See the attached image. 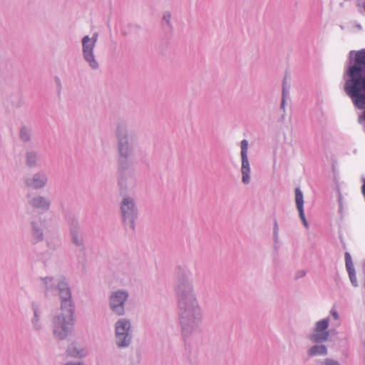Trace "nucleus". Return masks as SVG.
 Wrapping results in <instances>:
<instances>
[{"label":"nucleus","mask_w":365,"mask_h":365,"mask_svg":"<svg viewBox=\"0 0 365 365\" xmlns=\"http://www.w3.org/2000/svg\"><path fill=\"white\" fill-rule=\"evenodd\" d=\"M306 275V271L305 270H299L297 271L295 274H294V279L295 280H297L300 278H302L303 277H304Z\"/></svg>","instance_id":"a878e982"},{"label":"nucleus","mask_w":365,"mask_h":365,"mask_svg":"<svg viewBox=\"0 0 365 365\" xmlns=\"http://www.w3.org/2000/svg\"><path fill=\"white\" fill-rule=\"evenodd\" d=\"M273 235L274 242L277 243L278 242V232H273Z\"/></svg>","instance_id":"473e14b6"},{"label":"nucleus","mask_w":365,"mask_h":365,"mask_svg":"<svg viewBox=\"0 0 365 365\" xmlns=\"http://www.w3.org/2000/svg\"><path fill=\"white\" fill-rule=\"evenodd\" d=\"M328 320L327 319H323L321 320V341L327 340L328 337V332L326 331V329L328 327Z\"/></svg>","instance_id":"393cba45"},{"label":"nucleus","mask_w":365,"mask_h":365,"mask_svg":"<svg viewBox=\"0 0 365 365\" xmlns=\"http://www.w3.org/2000/svg\"><path fill=\"white\" fill-rule=\"evenodd\" d=\"M362 193L365 196V181H364V183L362 185Z\"/></svg>","instance_id":"72a5a7b5"},{"label":"nucleus","mask_w":365,"mask_h":365,"mask_svg":"<svg viewBox=\"0 0 365 365\" xmlns=\"http://www.w3.org/2000/svg\"><path fill=\"white\" fill-rule=\"evenodd\" d=\"M131 165H117L118 166V185L120 194L126 195L133 192L136 185V177L134 169Z\"/></svg>","instance_id":"423d86ee"},{"label":"nucleus","mask_w":365,"mask_h":365,"mask_svg":"<svg viewBox=\"0 0 365 365\" xmlns=\"http://www.w3.org/2000/svg\"><path fill=\"white\" fill-rule=\"evenodd\" d=\"M294 200L296 203L297 209L299 211L304 210V197H303V193L301 191L299 187H296L294 190Z\"/></svg>","instance_id":"aec40b11"},{"label":"nucleus","mask_w":365,"mask_h":365,"mask_svg":"<svg viewBox=\"0 0 365 365\" xmlns=\"http://www.w3.org/2000/svg\"><path fill=\"white\" fill-rule=\"evenodd\" d=\"M175 293L178 300L179 324L185 342L202 334V310L197 300L188 270L178 267Z\"/></svg>","instance_id":"f257e3e1"},{"label":"nucleus","mask_w":365,"mask_h":365,"mask_svg":"<svg viewBox=\"0 0 365 365\" xmlns=\"http://www.w3.org/2000/svg\"><path fill=\"white\" fill-rule=\"evenodd\" d=\"M98 38V34L95 32L91 37L86 35L81 39L83 58L93 70H98L100 67L94 52Z\"/></svg>","instance_id":"0eeeda50"},{"label":"nucleus","mask_w":365,"mask_h":365,"mask_svg":"<svg viewBox=\"0 0 365 365\" xmlns=\"http://www.w3.org/2000/svg\"><path fill=\"white\" fill-rule=\"evenodd\" d=\"M41 280L46 294H57L60 298V312L51 320L52 331L56 339L63 340L71 334L74 322V305L70 287L63 276L46 277Z\"/></svg>","instance_id":"f03ea898"},{"label":"nucleus","mask_w":365,"mask_h":365,"mask_svg":"<svg viewBox=\"0 0 365 365\" xmlns=\"http://www.w3.org/2000/svg\"><path fill=\"white\" fill-rule=\"evenodd\" d=\"M347 77L344 89L350 97L353 105L364 110L359 118L365 121V49L349 53V66L346 71Z\"/></svg>","instance_id":"7ed1b4c3"},{"label":"nucleus","mask_w":365,"mask_h":365,"mask_svg":"<svg viewBox=\"0 0 365 365\" xmlns=\"http://www.w3.org/2000/svg\"><path fill=\"white\" fill-rule=\"evenodd\" d=\"M299 217L300 219L302 220V222H303V225H304L305 227H308V222L306 220V217L304 216V210L302 211H299Z\"/></svg>","instance_id":"bb28decb"},{"label":"nucleus","mask_w":365,"mask_h":365,"mask_svg":"<svg viewBox=\"0 0 365 365\" xmlns=\"http://www.w3.org/2000/svg\"><path fill=\"white\" fill-rule=\"evenodd\" d=\"M321 355L327 354V349L322 346H321V351H320Z\"/></svg>","instance_id":"7c9ffc66"},{"label":"nucleus","mask_w":365,"mask_h":365,"mask_svg":"<svg viewBox=\"0 0 365 365\" xmlns=\"http://www.w3.org/2000/svg\"><path fill=\"white\" fill-rule=\"evenodd\" d=\"M289 96V85L288 84L286 78L282 81V100L280 103V108L285 112L286 100Z\"/></svg>","instance_id":"a211bd4d"},{"label":"nucleus","mask_w":365,"mask_h":365,"mask_svg":"<svg viewBox=\"0 0 365 365\" xmlns=\"http://www.w3.org/2000/svg\"><path fill=\"white\" fill-rule=\"evenodd\" d=\"M115 346L118 349H126L133 342L131 322L127 318H120L114 324Z\"/></svg>","instance_id":"39448f33"},{"label":"nucleus","mask_w":365,"mask_h":365,"mask_svg":"<svg viewBox=\"0 0 365 365\" xmlns=\"http://www.w3.org/2000/svg\"><path fill=\"white\" fill-rule=\"evenodd\" d=\"M346 265L352 284L354 286H356V279L354 274V270L351 267V264L349 262V255L348 253L346 254Z\"/></svg>","instance_id":"5701e85b"},{"label":"nucleus","mask_w":365,"mask_h":365,"mask_svg":"<svg viewBox=\"0 0 365 365\" xmlns=\"http://www.w3.org/2000/svg\"><path fill=\"white\" fill-rule=\"evenodd\" d=\"M48 182V176L44 170H38L34 173L31 177L24 179L26 187L33 190L43 189Z\"/></svg>","instance_id":"9d476101"},{"label":"nucleus","mask_w":365,"mask_h":365,"mask_svg":"<svg viewBox=\"0 0 365 365\" xmlns=\"http://www.w3.org/2000/svg\"><path fill=\"white\" fill-rule=\"evenodd\" d=\"M64 365H85L83 362L78 361V362H68Z\"/></svg>","instance_id":"c756f323"},{"label":"nucleus","mask_w":365,"mask_h":365,"mask_svg":"<svg viewBox=\"0 0 365 365\" xmlns=\"http://www.w3.org/2000/svg\"><path fill=\"white\" fill-rule=\"evenodd\" d=\"M331 315L332 317L335 319H339V314L337 313V312L335 310V309H331Z\"/></svg>","instance_id":"c85d7f7f"},{"label":"nucleus","mask_w":365,"mask_h":365,"mask_svg":"<svg viewBox=\"0 0 365 365\" xmlns=\"http://www.w3.org/2000/svg\"><path fill=\"white\" fill-rule=\"evenodd\" d=\"M31 309L34 314L31 319L32 328L35 331L39 332L43 328V324L41 321L42 310L41 304L37 302H33L31 303Z\"/></svg>","instance_id":"4468645a"},{"label":"nucleus","mask_w":365,"mask_h":365,"mask_svg":"<svg viewBox=\"0 0 365 365\" xmlns=\"http://www.w3.org/2000/svg\"><path fill=\"white\" fill-rule=\"evenodd\" d=\"M29 205L33 208L40 210L42 212H46L50 208L51 201L48 198L44 196L36 195L29 200Z\"/></svg>","instance_id":"2eb2a0df"},{"label":"nucleus","mask_w":365,"mask_h":365,"mask_svg":"<svg viewBox=\"0 0 365 365\" xmlns=\"http://www.w3.org/2000/svg\"><path fill=\"white\" fill-rule=\"evenodd\" d=\"M69 230L71 242L77 247H83V233L78 220L74 217L69 219Z\"/></svg>","instance_id":"f8f14e48"},{"label":"nucleus","mask_w":365,"mask_h":365,"mask_svg":"<svg viewBox=\"0 0 365 365\" xmlns=\"http://www.w3.org/2000/svg\"><path fill=\"white\" fill-rule=\"evenodd\" d=\"M114 135L117 141V165H131L135 155V143L129 136L125 120L117 122Z\"/></svg>","instance_id":"20e7f679"},{"label":"nucleus","mask_w":365,"mask_h":365,"mask_svg":"<svg viewBox=\"0 0 365 365\" xmlns=\"http://www.w3.org/2000/svg\"><path fill=\"white\" fill-rule=\"evenodd\" d=\"M32 231L34 237L38 240L41 241L43 240V231L41 227L36 222H31Z\"/></svg>","instance_id":"b1692460"},{"label":"nucleus","mask_w":365,"mask_h":365,"mask_svg":"<svg viewBox=\"0 0 365 365\" xmlns=\"http://www.w3.org/2000/svg\"><path fill=\"white\" fill-rule=\"evenodd\" d=\"M240 148L242 182L247 185L250 182V164L247 156L248 141L247 140L241 141Z\"/></svg>","instance_id":"9b49d317"},{"label":"nucleus","mask_w":365,"mask_h":365,"mask_svg":"<svg viewBox=\"0 0 365 365\" xmlns=\"http://www.w3.org/2000/svg\"><path fill=\"white\" fill-rule=\"evenodd\" d=\"M120 212L125 226L133 231L138 217V208L134 200L130 197H123L120 203Z\"/></svg>","instance_id":"1a4fd4ad"},{"label":"nucleus","mask_w":365,"mask_h":365,"mask_svg":"<svg viewBox=\"0 0 365 365\" xmlns=\"http://www.w3.org/2000/svg\"><path fill=\"white\" fill-rule=\"evenodd\" d=\"M130 297L129 292L124 289H118L110 292L108 297L110 310L118 317L125 314V305Z\"/></svg>","instance_id":"6e6552de"},{"label":"nucleus","mask_w":365,"mask_h":365,"mask_svg":"<svg viewBox=\"0 0 365 365\" xmlns=\"http://www.w3.org/2000/svg\"><path fill=\"white\" fill-rule=\"evenodd\" d=\"M19 138L23 143H29L33 140V130L31 127L22 125L19 130Z\"/></svg>","instance_id":"f3484780"},{"label":"nucleus","mask_w":365,"mask_h":365,"mask_svg":"<svg viewBox=\"0 0 365 365\" xmlns=\"http://www.w3.org/2000/svg\"><path fill=\"white\" fill-rule=\"evenodd\" d=\"M162 25L164 29L170 31L173 28L171 23V14L169 11H165L163 13L162 18Z\"/></svg>","instance_id":"4be33fe9"},{"label":"nucleus","mask_w":365,"mask_h":365,"mask_svg":"<svg viewBox=\"0 0 365 365\" xmlns=\"http://www.w3.org/2000/svg\"><path fill=\"white\" fill-rule=\"evenodd\" d=\"M274 232H278V225L276 220L274 223Z\"/></svg>","instance_id":"2f4dec72"},{"label":"nucleus","mask_w":365,"mask_h":365,"mask_svg":"<svg viewBox=\"0 0 365 365\" xmlns=\"http://www.w3.org/2000/svg\"><path fill=\"white\" fill-rule=\"evenodd\" d=\"M24 163L27 168L33 169L41 166V154L34 149H27L24 155Z\"/></svg>","instance_id":"ddd939ff"},{"label":"nucleus","mask_w":365,"mask_h":365,"mask_svg":"<svg viewBox=\"0 0 365 365\" xmlns=\"http://www.w3.org/2000/svg\"><path fill=\"white\" fill-rule=\"evenodd\" d=\"M308 365H319V364H318V362L317 361L315 364L308 363Z\"/></svg>","instance_id":"f704fd0d"},{"label":"nucleus","mask_w":365,"mask_h":365,"mask_svg":"<svg viewBox=\"0 0 365 365\" xmlns=\"http://www.w3.org/2000/svg\"><path fill=\"white\" fill-rule=\"evenodd\" d=\"M68 355L75 358H83L88 355L87 349L83 346H78L76 344L72 343L67 349Z\"/></svg>","instance_id":"dca6fc26"},{"label":"nucleus","mask_w":365,"mask_h":365,"mask_svg":"<svg viewBox=\"0 0 365 365\" xmlns=\"http://www.w3.org/2000/svg\"><path fill=\"white\" fill-rule=\"evenodd\" d=\"M318 355H319V344L311 346L307 351L306 361L307 363H312V357Z\"/></svg>","instance_id":"412c9836"},{"label":"nucleus","mask_w":365,"mask_h":365,"mask_svg":"<svg viewBox=\"0 0 365 365\" xmlns=\"http://www.w3.org/2000/svg\"><path fill=\"white\" fill-rule=\"evenodd\" d=\"M324 365H339V364L337 361H334L332 359H327L324 361Z\"/></svg>","instance_id":"cd10ccee"},{"label":"nucleus","mask_w":365,"mask_h":365,"mask_svg":"<svg viewBox=\"0 0 365 365\" xmlns=\"http://www.w3.org/2000/svg\"><path fill=\"white\" fill-rule=\"evenodd\" d=\"M307 339L311 343L319 344V321L315 323L313 331L307 335Z\"/></svg>","instance_id":"6ab92c4d"}]
</instances>
